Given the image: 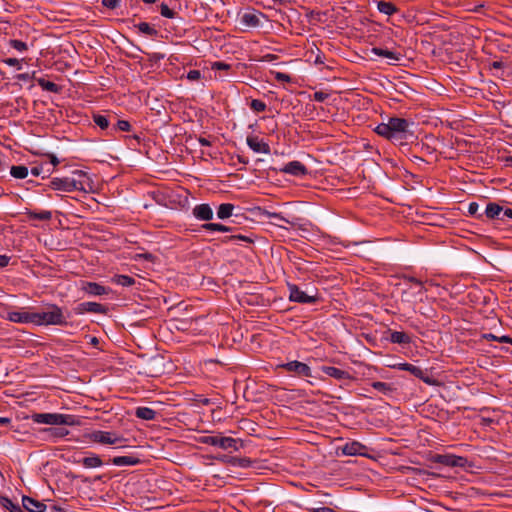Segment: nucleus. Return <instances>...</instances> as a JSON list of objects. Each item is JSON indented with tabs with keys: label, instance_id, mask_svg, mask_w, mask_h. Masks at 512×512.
Here are the masks:
<instances>
[{
	"label": "nucleus",
	"instance_id": "1",
	"mask_svg": "<svg viewBox=\"0 0 512 512\" xmlns=\"http://www.w3.org/2000/svg\"><path fill=\"white\" fill-rule=\"evenodd\" d=\"M409 122L404 118L390 117L387 122L379 123L375 127V132L394 142H402L410 135Z\"/></svg>",
	"mask_w": 512,
	"mask_h": 512
},
{
	"label": "nucleus",
	"instance_id": "2",
	"mask_svg": "<svg viewBox=\"0 0 512 512\" xmlns=\"http://www.w3.org/2000/svg\"><path fill=\"white\" fill-rule=\"evenodd\" d=\"M73 177H55L51 180L50 186L53 190L61 192L86 191L89 186V178L83 171H75Z\"/></svg>",
	"mask_w": 512,
	"mask_h": 512
},
{
	"label": "nucleus",
	"instance_id": "3",
	"mask_svg": "<svg viewBox=\"0 0 512 512\" xmlns=\"http://www.w3.org/2000/svg\"><path fill=\"white\" fill-rule=\"evenodd\" d=\"M36 325H66L62 309L56 304H48L43 311L34 313Z\"/></svg>",
	"mask_w": 512,
	"mask_h": 512
},
{
	"label": "nucleus",
	"instance_id": "4",
	"mask_svg": "<svg viewBox=\"0 0 512 512\" xmlns=\"http://www.w3.org/2000/svg\"><path fill=\"white\" fill-rule=\"evenodd\" d=\"M33 422L38 424L48 425H67L74 426L78 424L76 417L70 414H59V413H34L31 415Z\"/></svg>",
	"mask_w": 512,
	"mask_h": 512
},
{
	"label": "nucleus",
	"instance_id": "5",
	"mask_svg": "<svg viewBox=\"0 0 512 512\" xmlns=\"http://www.w3.org/2000/svg\"><path fill=\"white\" fill-rule=\"evenodd\" d=\"M200 442L203 444L219 447L223 450L237 451L239 449L237 446L238 440L232 437H225L220 435L203 436L200 438Z\"/></svg>",
	"mask_w": 512,
	"mask_h": 512
},
{
	"label": "nucleus",
	"instance_id": "6",
	"mask_svg": "<svg viewBox=\"0 0 512 512\" xmlns=\"http://www.w3.org/2000/svg\"><path fill=\"white\" fill-rule=\"evenodd\" d=\"M432 461L448 467H465L468 463L467 458L453 454H435Z\"/></svg>",
	"mask_w": 512,
	"mask_h": 512
},
{
	"label": "nucleus",
	"instance_id": "7",
	"mask_svg": "<svg viewBox=\"0 0 512 512\" xmlns=\"http://www.w3.org/2000/svg\"><path fill=\"white\" fill-rule=\"evenodd\" d=\"M289 300L297 303L312 304L317 302V295H308L295 284H288Z\"/></svg>",
	"mask_w": 512,
	"mask_h": 512
},
{
	"label": "nucleus",
	"instance_id": "8",
	"mask_svg": "<svg viewBox=\"0 0 512 512\" xmlns=\"http://www.w3.org/2000/svg\"><path fill=\"white\" fill-rule=\"evenodd\" d=\"M279 367L286 370L287 372L294 373L299 377L311 376V368L307 364L300 361H290L279 365Z\"/></svg>",
	"mask_w": 512,
	"mask_h": 512
},
{
	"label": "nucleus",
	"instance_id": "9",
	"mask_svg": "<svg viewBox=\"0 0 512 512\" xmlns=\"http://www.w3.org/2000/svg\"><path fill=\"white\" fill-rule=\"evenodd\" d=\"M246 144L254 153L267 155L271 152L269 144L256 135H248Z\"/></svg>",
	"mask_w": 512,
	"mask_h": 512
},
{
	"label": "nucleus",
	"instance_id": "10",
	"mask_svg": "<svg viewBox=\"0 0 512 512\" xmlns=\"http://www.w3.org/2000/svg\"><path fill=\"white\" fill-rule=\"evenodd\" d=\"M89 439L93 442L101 443V444H116L121 440L120 437H117L112 432L100 431V430L91 432L89 434Z\"/></svg>",
	"mask_w": 512,
	"mask_h": 512
},
{
	"label": "nucleus",
	"instance_id": "11",
	"mask_svg": "<svg viewBox=\"0 0 512 512\" xmlns=\"http://www.w3.org/2000/svg\"><path fill=\"white\" fill-rule=\"evenodd\" d=\"M504 209L505 205L503 204L497 202H489L486 205L484 214L489 220L505 221V217H503Z\"/></svg>",
	"mask_w": 512,
	"mask_h": 512
},
{
	"label": "nucleus",
	"instance_id": "12",
	"mask_svg": "<svg viewBox=\"0 0 512 512\" xmlns=\"http://www.w3.org/2000/svg\"><path fill=\"white\" fill-rule=\"evenodd\" d=\"M392 367L395 369H398V370L408 371L412 375L423 380L427 384L432 383L431 379L428 376H426V373L418 366H415L410 363H399V364L393 365Z\"/></svg>",
	"mask_w": 512,
	"mask_h": 512
},
{
	"label": "nucleus",
	"instance_id": "13",
	"mask_svg": "<svg viewBox=\"0 0 512 512\" xmlns=\"http://www.w3.org/2000/svg\"><path fill=\"white\" fill-rule=\"evenodd\" d=\"M281 171L285 174H289L296 177L304 176L308 173L306 166L300 161H290L285 164Z\"/></svg>",
	"mask_w": 512,
	"mask_h": 512
},
{
	"label": "nucleus",
	"instance_id": "14",
	"mask_svg": "<svg viewBox=\"0 0 512 512\" xmlns=\"http://www.w3.org/2000/svg\"><path fill=\"white\" fill-rule=\"evenodd\" d=\"M192 214L198 221L207 222L213 219L214 212L209 204L202 203L193 208Z\"/></svg>",
	"mask_w": 512,
	"mask_h": 512
},
{
	"label": "nucleus",
	"instance_id": "15",
	"mask_svg": "<svg viewBox=\"0 0 512 512\" xmlns=\"http://www.w3.org/2000/svg\"><path fill=\"white\" fill-rule=\"evenodd\" d=\"M7 319L15 323H33L35 324L34 313L27 311H11L7 314Z\"/></svg>",
	"mask_w": 512,
	"mask_h": 512
},
{
	"label": "nucleus",
	"instance_id": "16",
	"mask_svg": "<svg viewBox=\"0 0 512 512\" xmlns=\"http://www.w3.org/2000/svg\"><path fill=\"white\" fill-rule=\"evenodd\" d=\"M342 453L348 456L365 455L367 447L360 442L352 441L346 443L342 448Z\"/></svg>",
	"mask_w": 512,
	"mask_h": 512
},
{
	"label": "nucleus",
	"instance_id": "17",
	"mask_svg": "<svg viewBox=\"0 0 512 512\" xmlns=\"http://www.w3.org/2000/svg\"><path fill=\"white\" fill-rule=\"evenodd\" d=\"M322 372L337 380H353V376L345 370L333 366H323Z\"/></svg>",
	"mask_w": 512,
	"mask_h": 512
},
{
	"label": "nucleus",
	"instance_id": "18",
	"mask_svg": "<svg viewBox=\"0 0 512 512\" xmlns=\"http://www.w3.org/2000/svg\"><path fill=\"white\" fill-rule=\"evenodd\" d=\"M23 508L29 512H45L46 505L34 498L24 496L22 498Z\"/></svg>",
	"mask_w": 512,
	"mask_h": 512
},
{
	"label": "nucleus",
	"instance_id": "19",
	"mask_svg": "<svg viewBox=\"0 0 512 512\" xmlns=\"http://www.w3.org/2000/svg\"><path fill=\"white\" fill-rule=\"evenodd\" d=\"M371 53L379 57L387 58L389 60V64H395L401 59V55L399 53L378 47H373L371 49Z\"/></svg>",
	"mask_w": 512,
	"mask_h": 512
},
{
	"label": "nucleus",
	"instance_id": "20",
	"mask_svg": "<svg viewBox=\"0 0 512 512\" xmlns=\"http://www.w3.org/2000/svg\"><path fill=\"white\" fill-rule=\"evenodd\" d=\"M79 312H91V313H99L105 314L107 312V308L100 303L96 302H84L79 305Z\"/></svg>",
	"mask_w": 512,
	"mask_h": 512
},
{
	"label": "nucleus",
	"instance_id": "21",
	"mask_svg": "<svg viewBox=\"0 0 512 512\" xmlns=\"http://www.w3.org/2000/svg\"><path fill=\"white\" fill-rule=\"evenodd\" d=\"M82 290L85 291L87 294L95 296L107 294L108 292L106 287L95 282H84Z\"/></svg>",
	"mask_w": 512,
	"mask_h": 512
},
{
	"label": "nucleus",
	"instance_id": "22",
	"mask_svg": "<svg viewBox=\"0 0 512 512\" xmlns=\"http://www.w3.org/2000/svg\"><path fill=\"white\" fill-rule=\"evenodd\" d=\"M235 206L231 203H222L216 209L217 218L220 220H226L233 216Z\"/></svg>",
	"mask_w": 512,
	"mask_h": 512
},
{
	"label": "nucleus",
	"instance_id": "23",
	"mask_svg": "<svg viewBox=\"0 0 512 512\" xmlns=\"http://www.w3.org/2000/svg\"><path fill=\"white\" fill-rule=\"evenodd\" d=\"M140 462V459L134 456H117L112 459V463L116 466H134Z\"/></svg>",
	"mask_w": 512,
	"mask_h": 512
},
{
	"label": "nucleus",
	"instance_id": "24",
	"mask_svg": "<svg viewBox=\"0 0 512 512\" xmlns=\"http://www.w3.org/2000/svg\"><path fill=\"white\" fill-rule=\"evenodd\" d=\"M389 340H390V342L396 343V344L406 345V344L411 343V337L407 333L402 332V331H391Z\"/></svg>",
	"mask_w": 512,
	"mask_h": 512
},
{
	"label": "nucleus",
	"instance_id": "25",
	"mask_svg": "<svg viewBox=\"0 0 512 512\" xmlns=\"http://www.w3.org/2000/svg\"><path fill=\"white\" fill-rule=\"evenodd\" d=\"M157 412L149 407H137L135 410V416L143 420H154Z\"/></svg>",
	"mask_w": 512,
	"mask_h": 512
},
{
	"label": "nucleus",
	"instance_id": "26",
	"mask_svg": "<svg viewBox=\"0 0 512 512\" xmlns=\"http://www.w3.org/2000/svg\"><path fill=\"white\" fill-rule=\"evenodd\" d=\"M135 28L138 30V32L140 34H143V35H146L149 37H154L157 35V30L147 22H140L135 25Z\"/></svg>",
	"mask_w": 512,
	"mask_h": 512
},
{
	"label": "nucleus",
	"instance_id": "27",
	"mask_svg": "<svg viewBox=\"0 0 512 512\" xmlns=\"http://www.w3.org/2000/svg\"><path fill=\"white\" fill-rule=\"evenodd\" d=\"M377 9L379 10V12L388 16L394 14L397 11V8L395 7L394 4L386 1H378Z\"/></svg>",
	"mask_w": 512,
	"mask_h": 512
},
{
	"label": "nucleus",
	"instance_id": "28",
	"mask_svg": "<svg viewBox=\"0 0 512 512\" xmlns=\"http://www.w3.org/2000/svg\"><path fill=\"white\" fill-rule=\"evenodd\" d=\"M37 83L45 91L52 93H58L60 91V87L56 83L47 81L44 78H38Z\"/></svg>",
	"mask_w": 512,
	"mask_h": 512
},
{
	"label": "nucleus",
	"instance_id": "29",
	"mask_svg": "<svg viewBox=\"0 0 512 512\" xmlns=\"http://www.w3.org/2000/svg\"><path fill=\"white\" fill-rule=\"evenodd\" d=\"M241 21L243 24H245L247 26L256 27L260 23V18H259L258 14L250 12V13H245L242 16Z\"/></svg>",
	"mask_w": 512,
	"mask_h": 512
},
{
	"label": "nucleus",
	"instance_id": "30",
	"mask_svg": "<svg viewBox=\"0 0 512 512\" xmlns=\"http://www.w3.org/2000/svg\"><path fill=\"white\" fill-rule=\"evenodd\" d=\"M81 463L86 467V468H96V467H100L102 466L103 462L101 460V458L97 455H93V456H88V457H84L82 460H81Z\"/></svg>",
	"mask_w": 512,
	"mask_h": 512
},
{
	"label": "nucleus",
	"instance_id": "31",
	"mask_svg": "<svg viewBox=\"0 0 512 512\" xmlns=\"http://www.w3.org/2000/svg\"><path fill=\"white\" fill-rule=\"evenodd\" d=\"M28 168L24 165L12 166L10 168V174L16 179H24L28 176Z\"/></svg>",
	"mask_w": 512,
	"mask_h": 512
},
{
	"label": "nucleus",
	"instance_id": "32",
	"mask_svg": "<svg viewBox=\"0 0 512 512\" xmlns=\"http://www.w3.org/2000/svg\"><path fill=\"white\" fill-rule=\"evenodd\" d=\"M52 438H63L69 434V431L64 427L48 428L44 430Z\"/></svg>",
	"mask_w": 512,
	"mask_h": 512
},
{
	"label": "nucleus",
	"instance_id": "33",
	"mask_svg": "<svg viewBox=\"0 0 512 512\" xmlns=\"http://www.w3.org/2000/svg\"><path fill=\"white\" fill-rule=\"evenodd\" d=\"M113 282L118 285L128 287L135 283V279L127 275H115L113 277Z\"/></svg>",
	"mask_w": 512,
	"mask_h": 512
},
{
	"label": "nucleus",
	"instance_id": "34",
	"mask_svg": "<svg viewBox=\"0 0 512 512\" xmlns=\"http://www.w3.org/2000/svg\"><path fill=\"white\" fill-rule=\"evenodd\" d=\"M371 386L375 390H377L383 394H389L393 391L392 385L389 383H386V382L375 381V382H372Z\"/></svg>",
	"mask_w": 512,
	"mask_h": 512
},
{
	"label": "nucleus",
	"instance_id": "35",
	"mask_svg": "<svg viewBox=\"0 0 512 512\" xmlns=\"http://www.w3.org/2000/svg\"><path fill=\"white\" fill-rule=\"evenodd\" d=\"M52 217V213L50 211L44 210L39 213H32L31 220L32 221H50Z\"/></svg>",
	"mask_w": 512,
	"mask_h": 512
},
{
	"label": "nucleus",
	"instance_id": "36",
	"mask_svg": "<svg viewBox=\"0 0 512 512\" xmlns=\"http://www.w3.org/2000/svg\"><path fill=\"white\" fill-rule=\"evenodd\" d=\"M3 506L8 509L10 512H23L21 507L18 504L13 503L10 499L3 497L2 498Z\"/></svg>",
	"mask_w": 512,
	"mask_h": 512
},
{
	"label": "nucleus",
	"instance_id": "37",
	"mask_svg": "<svg viewBox=\"0 0 512 512\" xmlns=\"http://www.w3.org/2000/svg\"><path fill=\"white\" fill-rule=\"evenodd\" d=\"M93 120L97 126H99L101 129H106L109 126V120L104 115H94Z\"/></svg>",
	"mask_w": 512,
	"mask_h": 512
},
{
	"label": "nucleus",
	"instance_id": "38",
	"mask_svg": "<svg viewBox=\"0 0 512 512\" xmlns=\"http://www.w3.org/2000/svg\"><path fill=\"white\" fill-rule=\"evenodd\" d=\"M250 107L255 112H263L266 110V104L259 99H253L250 103Z\"/></svg>",
	"mask_w": 512,
	"mask_h": 512
},
{
	"label": "nucleus",
	"instance_id": "39",
	"mask_svg": "<svg viewBox=\"0 0 512 512\" xmlns=\"http://www.w3.org/2000/svg\"><path fill=\"white\" fill-rule=\"evenodd\" d=\"M160 14H161L163 17H165V18H169V19H172V18H174V17H175V12H174L172 9H170V8L168 7V5H167V4H165V3H162V4L160 5Z\"/></svg>",
	"mask_w": 512,
	"mask_h": 512
},
{
	"label": "nucleus",
	"instance_id": "40",
	"mask_svg": "<svg viewBox=\"0 0 512 512\" xmlns=\"http://www.w3.org/2000/svg\"><path fill=\"white\" fill-rule=\"evenodd\" d=\"M10 46L14 49H16L19 52H23L27 50V44L21 40L13 39L10 40Z\"/></svg>",
	"mask_w": 512,
	"mask_h": 512
},
{
	"label": "nucleus",
	"instance_id": "41",
	"mask_svg": "<svg viewBox=\"0 0 512 512\" xmlns=\"http://www.w3.org/2000/svg\"><path fill=\"white\" fill-rule=\"evenodd\" d=\"M202 78V74L199 70H190L186 74V79L190 82L199 81Z\"/></svg>",
	"mask_w": 512,
	"mask_h": 512
},
{
	"label": "nucleus",
	"instance_id": "42",
	"mask_svg": "<svg viewBox=\"0 0 512 512\" xmlns=\"http://www.w3.org/2000/svg\"><path fill=\"white\" fill-rule=\"evenodd\" d=\"M132 259H134L136 261L140 260V259H144L149 262H154L156 260V256L151 253H137L132 257Z\"/></svg>",
	"mask_w": 512,
	"mask_h": 512
},
{
	"label": "nucleus",
	"instance_id": "43",
	"mask_svg": "<svg viewBox=\"0 0 512 512\" xmlns=\"http://www.w3.org/2000/svg\"><path fill=\"white\" fill-rule=\"evenodd\" d=\"M3 62L10 67H15L17 70L22 69L21 61L17 58H6L3 60Z\"/></svg>",
	"mask_w": 512,
	"mask_h": 512
},
{
	"label": "nucleus",
	"instance_id": "44",
	"mask_svg": "<svg viewBox=\"0 0 512 512\" xmlns=\"http://www.w3.org/2000/svg\"><path fill=\"white\" fill-rule=\"evenodd\" d=\"M505 67L504 63L502 61H493L490 64V69H494L497 71L494 75L497 77H501L503 73H498V71L502 70Z\"/></svg>",
	"mask_w": 512,
	"mask_h": 512
},
{
	"label": "nucleus",
	"instance_id": "45",
	"mask_svg": "<svg viewBox=\"0 0 512 512\" xmlns=\"http://www.w3.org/2000/svg\"><path fill=\"white\" fill-rule=\"evenodd\" d=\"M263 215L266 216L268 219H276L278 221H286L289 222L287 219H285L282 215L278 213H271L268 211L263 212Z\"/></svg>",
	"mask_w": 512,
	"mask_h": 512
},
{
	"label": "nucleus",
	"instance_id": "46",
	"mask_svg": "<svg viewBox=\"0 0 512 512\" xmlns=\"http://www.w3.org/2000/svg\"><path fill=\"white\" fill-rule=\"evenodd\" d=\"M117 127H118V129H119V130H121V131H129V130H130V128H131V125H130V123H129L128 121H126V120H119V121L117 122Z\"/></svg>",
	"mask_w": 512,
	"mask_h": 512
},
{
	"label": "nucleus",
	"instance_id": "47",
	"mask_svg": "<svg viewBox=\"0 0 512 512\" xmlns=\"http://www.w3.org/2000/svg\"><path fill=\"white\" fill-rule=\"evenodd\" d=\"M275 79H277L278 81H281V82H290L291 77L286 73L276 72Z\"/></svg>",
	"mask_w": 512,
	"mask_h": 512
},
{
	"label": "nucleus",
	"instance_id": "48",
	"mask_svg": "<svg viewBox=\"0 0 512 512\" xmlns=\"http://www.w3.org/2000/svg\"><path fill=\"white\" fill-rule=\"evenodd\" d=\"M229 68H230V65L226 64L224 62H214L212 64V69L213 70H227Z\"/></svg>",
	"mask_w": 512,
	"mask_h": 512
},
{
	"label": "nucleus",
	"instance_id": "49",
	"mask_svg": "<svg viewBox=\"0 0 512 512\" xmlns=\"http://www.w3.org/2000/svg\"><path fill=\"white\" fill-rule=\"evenodd\" d=\"M230 239H232V240H241V241H244L246 243H253V239L250 236H245V235H233V236L230 237Z\"/></svg>",
	"mask_w": 512,
	"mask_h": 512
},
{
	"label": "nucleus",
	"instance_id": "50",
	"mask_svg": "<svg viewBox=\"0 0 512 512\" xmlns=\"http://www.w3.org/2000/svg\"><path fill=\"white\" fill-rule=\"evenodd\" d=\"M34 75H35V72H33L32 74L21 73V74L17 75V79L21 80V81H29V80H31L34 77Z\"/></svg>",
	"mask_w": 512,
	"mask_h": 512
},
{
	"label": "nucleus",
	"instance_id": "51",
	"mask_svg": "<svg viewBox=\"0 0 512 512\" xmlns=\"http://www.w3.org/2000/svg\"><path fill=\"white\" fill-rule=\"evenodd\" d=\"M503 217H505V221H512V208L505 205V209L503 211Z\"/></svg>",
	"mask_w": 512,
	"mask_h": 512
},
{
	"label": "nucleus",
	"instance_id": "52",
	"mask_svg": "<svg viewBox=\"0 0 512 512\" xmlns=\"http://www.w3.org/2000/svg\"><path fill=\"white\" fill-rule=\"evenodd\" d=\"M327 97H328V95L321 91L314 93V100H316L318 102H323Z\"/></svg>",
	"mask_w": 512,
	"mask_h": 512
},
{
	"label": "nucleus",
	"instance_id": "53",
	"mask_svg": "<svg viewBox=\"0 0 512 512\" xmlns=\"http://www.w3.org/2000/svg\"><path fill=\"white\" fill-rule=\"evenodd\" d=\"M479 209V205L476 202H471L468 206V212L471 215H475Z\"/></svg>",
	"mask_w": 512,
	"mask_h": 512
},
{
	"label": "nucleus",
	"instance_id": "54",
	"mask_svg": "<svg viewBox=\"0 0 512 512\" xmlns=\"http://www.w3.org/2000/svg\"><path fill=\"white\" fill-rule=\"evenodd\" d=\"M118 1L117 0H102V4L105 7L114 9L117 6Z\"/></svg>",
	"mask_w": 512,
	"mask_h": 512
},
{
	"label": "nucleus",
	"instance_id": "55",
	"mask_svg": "<svg viewBox=\"0 0 512 512\" xmlns=\"http://www.w3.org/2000/svg\"><path fill=\"white\" fill-rule=\"evenodd\" d=\"M203 228H207L210 230H217V231H230V229L227 226H202Z\"/></svg>",
	"mask_w": 512,
	"mask_h": 512
},
{
	"label": "nucleus",
	"instance_id": "56",
	"mask_svg": "<svg viewBox=\"0 0 512 512\" xmlns=\"http://www.w3.org/2000/svg\"><path fill=\"white\" fill-rule=\"evenodd\" d=\"M10 257L6 255H0V268L6 267L9 264Z\"/></svg>",
	"mask_w": 512,
	"mask_h": 512
},
{
	"label": "nucleus",
	"instance_id": "57",
	"mask_svg": "<svg viewBox=\"0 0 512 512\" xmlns=\"http://www.w3.org/2000/svg\"><path fill=\"white\" fill-rule=\"evenodd\" d=\"M151 196L153 197V199L159 203V204H162V194L160 192H157V191H153L151 192Z\"/></svg>",
	"mask_w": 512,
	"mask_h": 512
},
{
	"label": "nucleus",
	"instance_id": "58",
	"mask_svg": "<svg viewBox=\"0 0 512 512\" xmlns=\"http://www.w3.org/2000/svg\"><path fill=\"white\" fill-rule=\"evenodd\" d=\"M311 512H335V511L329 507H317V508H312Z\"/></svg>",
	"mask_w": 512,
	"mask_h": 512
},
{
	"label": "nucleus",
	"instance_id": "59",
	"mask_svg": "<svg viewBox=\"0 0 512 512\" xmlns=\"http://www.w3.org/2000/svg\"><path fill=\"white\" fill-rule=\"evenodd\" d=\"M408 281L411 282V283L416 284L417 286H419L420 287V291L424 290L423 284H422V282L419 279H417L415 277H409Z\"/></svg>",
	"mask_w": 512,
	"mask_h": 512
},
{
	"label": "nucleus",
	"instance_id": "60",
	"mask_svg": "<svg viewBox=\"0 0 512 512\" xmlns=\"http://www.w3.org/2000/svg\"><path fill=\"white\" fill-rule=\"evenodd\" d=\"M499 50L502 51V52H505V53H508L510 52V50L512 49V46L510 44H500L499 46Z\"/></svg>",
	"mask_w": 512,
	"mask_h": 512
},
{
	"label": "nucleus",
	"instance_id": "61",
	"mask_svg": "<svg viewBox=\"0 0 512 512\" xmlns=\"http://www.w3.org/2000/svg\"><path fill=\"white\" fill-rule=\"evenodd\" d=\"M498 342H500V343H509V344H512V338H511V337H509V336H506V335H504V336H500V337L498 338Z\"/></svg>",
	"mask_w": 512,
	"mask_h": 512
},
{
	"label": "nucleus",
	"instance_id": "62",
	"mask_svg": "<svg viewBox=\"0 0 512 512\" xmlns=\"http://www.w3.org/2000/svg\"><path fill=\"white\" fill-rule=\"evenodd\" d=\"M483 338L486 339V340H493V341H498V336L492 334V333H486L483 335Z\"/></svg>",
	"mask_w": 512,
	"mask_h": 512
},
{
	"label": "nucleus",
	"instance_id": "63",
	"mask_svg": "<svg viewBox=\"0 0 512 512\" xmlns=\"http://www.w3.org/2000/svg\"><path fill=\"white\" fill-rule=\"evenodd\" d=\"M51 510H52V512H65L64 508H61V507L56 506V505H52L51 506Z\"/></svg>",
	"mask_w": 512,
	"mask_h": 512
},
{
	"label": "nucleus",
	"instance_id": "64",
	"mask_svg": "<svg viewBox=\"0 0 512 512\" xmlns=\"http://www.w3.org/2000/svg\"><path fill=\"white\" fill-rule=\"evenodd\" d=\"M199 142H200V144L202 146H209L210 145V142L207 139H205V138H200Z\"/></svg>",
	"mask_w": 512,
	"mask_h": 512
}]
</instances>
